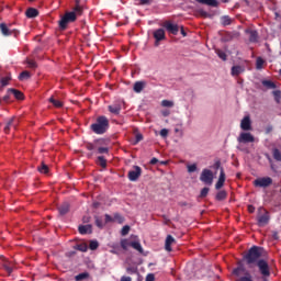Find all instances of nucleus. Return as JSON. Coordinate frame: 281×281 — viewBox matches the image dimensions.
Masks as SVG:
<instances>
[{
	"label": "nucleus",
	"instance_id": "nucleus-1",
	"mask_svg": "<svg viewBox=\"0 0 281 281\" xmlns=\"http://www.w3.org/2000/svg\"><path fill=\"white\" fill-rule=\"evenodd\" d=\"M262 258V248L258 246H252L243 257V261L249 267V269H254V266L260 261Z\"/></svg>",
	"mask_w": 281,
	"mask_h": 281
},
{
	"label": "nucleus",
	"instance_id": "nucleus-2",
	"mask_svg": "<svg viewBox=\"0 0 281 281\" xmlns=\"http://www.w3.org/2000/svg\"><path fill=\"white\" fill-rule=\"evenodd\" d=\"M111 128V123L109 117L105 115H100L95 119V122L90 125V130L94 135H104Z\"/></svg>",
	"mask_w": 281,
	"mask_h": 281
},
{
	"label": "nucleus",
	"instance_id": "nucleus-3",
	"mask_svg": "<svg viewBox=\"0 0 281 281\" xmlns=\"http://www.w3.org/2000/svg\"><path fill=\"white\" fill-rule=\"evenodd\" d=\"M71 23H76V13L67 11L64 15L60 16L58 21V27L60 32L67 30Z\"/></svg>",
	"mask_w": 281,
	"mask_h": 281
},
{
	"label": "nucleus",
	"instance_id": "nucleus-4",
	"mask_svg": "<svg viewBox=\"0 0 281 281\" xmlns=\"http://www.w3.org/2000/svg\"><path fill=\"white\" fill-rule=\"evenodd\" d=\"M258 267L259 273H261L262 278H269L271 276V268L269 267V262L265 259H259L257 263H255Z\"/></svg>",
	"mask_w": 281,
	"mask_h": 281
},
{
	"label": "nucleus",
	"instance_id": "nucleus-5",
	"mask_svg": "<svg viewBox=\"0 0 281 281\" xmlns=\"http://www.w3.org/2000/svg\"><path fill=\"white\" fill-rule=\"evenodd\" d=\"M0 32L3 36H19L21 34V31L19 29L12 27V25L0 23Z\"/></svg>",
	"mask_w": 281,
	"mask_h": 281
},
{
	"label": "nucleus",
	"instance_id": "nucleus-6",
	"mask_svg": "<svg viewBox=\"0 0 281 281\" xmlns=\"http://www.w3.org/2000/svg\"><path fill=\"white\" fill-rule=\"evenodd\" d=\"M200 181L205 186H212L214 183V173L210 169H203L200 176Z\"/></svg>",
	"mask_w": 281,
	"mask_h": 281
},
{
	"label": "nucleus",
	"instance_id": "nucleus-7",
	"mask_svg": "<svg viewBox=\"0 0 281 281\" xmlns=\"http://www.w3.org/2000/svg\"><path fill=\"white\" fill-rule=\"evenodd\" d=\"M237 142L239 144H254V142H256V137H254L249 132H241L237 137Z\"/></svg>",
	"mask_w": 281,
	"mask_h": 281
},
{
	"label": "nucleus",
	"instance_id": "nucleus-8",
	"mask_svg": "<svg viewBox=\"0 0 281 281\" xmlns=\"http://www.w3.org/2000/svg\"><path fill=\"white\" fill-rule=\"evenodd\" d=\"M273 183L271 177L258 178L254 181L255 188H269Z\"/></svg>",
	"mask_w": 281,
	"mask_h": 281
},
{
	"label": "nucleus",
	"instance_id": "nucleus-9",
	"mask_svg": "<svg viewBox=\"0 0 281 281\" xmlns=\"http://www.w3.org/2000/svg\"><path fill=\"white\" fill-rule=\"evenodd\" d=\"M142 177V167L134 166L132 170L127 173V179L130 181H137Z\"/></svg>",
	"mask_w": 281,
	"mask_h": 281
},
{
	"label": "nucleus",
	"instance_id": "nucleus-10",
	"mask_svg": "<svg viewBox=\"0 0 281 281\" xmlns=\"http://www.w3.org/2000/svg\"><path fill=\"white\" fill-rule=\"evenodd\" d=\"M269 221H271V217L269 216V212L267 211H263V214H259L257 216L258 227H266V225H269Z\"/></svg>",
	"mask_w": 281,
	"mask_h": 281
},
{
	"label": "nucleus",
	"instance_id": "nucleus-11",
	"mask_svg": "<svg viewBox=\"0 0 281 281\" xmlns=\"http://www.w3.org/2000/svg\"><path fill=\"white\" fill-rule=\"evenodd\" d=\"M162 26L165 27V30H167V32L169 34H173L175 36H177L179 34V25L175 24L170 21H166Z\"/></svg>",
	"mask_w": 281,
	"mask_h": 281
},
{
	"label": "nucleus",
	"instance_id": "nucleus-12",
	"mask_svg": "<svg viewBox=\"0 0 281 281\" xmlns=\"http://www.w3.org/2000/svg\"><path fill=\"white\" fill-rule=\"evenodd\" d=\"M68 12H74V14H76V21H77L78 16H81V14L83 12L82 5H80V0H76L72 11H68Z\"/></svg>",
	"mask_w": 281,
	"mask_h": 281
},
{
	"label": "nucleus",
	"instance_id": "nucleus-13",
	"mask_svg": "<svg viewBox=\"0 0 281 281\" xmlns=\"http://www.w3.org/2000/svg\"><path fill=\"white\" fill-rule=\"evenodd\" d=\"M241 131H251V119L249 116H245L240 122Z\"/></svg>",
	"mask_w": 281,
	"mask_h": 281
},
{
	"label": "nucleus",
	"instance_id": "nucleus-14",
	"mask_svg": "<svg viewBox=\"0 0 281 281\" xmlns=\"http://www.w3.org/2000/svg\"><path fill=\"white\" fill-rule=\"evenodd\" d=\"M78 232H79V234H81V235H85V234H93V226H92L91 224L79 225Z\"/></svg>",
	"mask_w": 281,
	"mask_h": 281
},
{
	"label": "nucleus",
	"instance_id": "nucleus-15",
	"mask_svg": "<svg viewBox=\"0 0 281 281\" xmlns=\"http://www.w3.org/2000/svg\"><path fill=\"white\" fill-rule=\"evenodd\" d=\"M223 186H225V170H223V168H221L220 178L215 184V190H221V188H223Z\"/></svg>",
	"mask_w": 281,
	"mask_h": 281
},
{
	"label": "nucleus",
	"instance_id": "nucleus-16",
	"mask_svg": "<svg viewBox=\"0 0 281 281\" xmlns=\"http://www.w3.org/2000/svg\"><path fill=\"white\" fill-rule=\"evenodd\" d=\"M108 111H110V113H113V115H120V113L122 111V104L113 103L108 106Z\"/></svg>",
	"mask_w": 281,
	"mask_h": 281
},
{
	"label": "nucleus",
	"instance_id": "nucleus-17",
	"mask_svg": "<svg viewBox=\"0 0 281 281\" xmlns=\"http://www.w3.org/2000/svg\"><path fill=\"white\" fill-rule=\"evenodd\" d=\"M173 243H176L175 237H172V235H168L166 237V241H165V249H166V251H172Z\"/></svg>",
	"mask_w": 281,
	"mask_h": 281
},
{
	"label": "nucleus",
	"instance_id": "nucleus-18",
	"mask_svg": "<svg viewBox=\"0 0 281 281\" xmlns=\"http://www.w3.org/2000/svg\"><path fill=\"white\" fill-rule=\"evenodd\" d=\"M133 89L135 93H142L146 89V81H136Z\"/></svg>",
	"mask_w": 281,
	"mask_h": 281
},
{
	"label": "nucleus",
	"instance_id": "nucleus-19",
	"mask_svg": "<svg viewBox=\"0 0 281 281\" xmlns=\"http://www.w3.org/2000/svg\"><path fill=\"white\" fill-rule=\"evenodd\" d=\"M196 3L202 5H210L211 8H218V0H195Z\"/></svg>",
	"mask_w": 281,
	"mask_h": 281
},
{
	"label": "nucleus",
	"instance_id": "nucleus-20",
	"mask_svg": "<svg viewBox=\"0 0 281 281\" xmlns=\"http://www.w3.org/2000/svg\"><path fill=\"white\" fill-rule=\"evenodd\" d=\"M240 74H245V67L244 66H233L231 69V75L236 77L239 76Z\"/></svg>",
	"mask_w": 281,
	"mask_h": 281
},
{
	"label": "nucleus",
	"instance_id": "nucleus-21",
	"mask_svg": "<svg viewBox=\"0 0 281 281\" xmlns=\"http://www.w3.org/2000/svg\"><path fill=\"white\" fill-rule=\"evenodd\" d=\"M2 267H3L4 271L8 273V276H11L12 271H14V265L8 260H5L2 263Z\"/></svg>",
	"mask_w": 281,
	"mask_h": 281
},
{
	"label": "nucleus",
	"instance_id": "nucleus-22",
	"mask_svg": "<svg viewBox=\"0 0 281 281\" xmlns=\"http://www.w3.org/2000/svg\"><path fill=\"white\" fill-rule=\"evenodd\" d=\"M8 93H12L14 95L15 100H23L25 98L23 92H21L20 90H16L14 88L9 89Z\"/></svg>",
	"mask_w": 281,
	"mask_h": 281
},
{
	"label": "nucleus",
	"instance_id": "nucleus-23",
	"mask_svg": "<svg viewBox=\"0 0 281 281\" xmlns=\"http://www.w3.org/2000/svg\"><path fill=\"white\" fill-rule=\"evenodd\" d=\"M27 19H36L38 16V10L34 8H29L25 12Z\"/></svg>",
	"mask_w": 281,
	"mask_h": 281
},
{
	"label": "nucleus",
	"instance_id": "nucleus-24",
	"mask_svg": "<svg viewBox=\"0 0 281 281\" xmlns=\"http://www.w3.org/2000/svg\"><path fill=\"white\" fill-rule=\"evenodd\" d=\"M58 212H59L60 216H65V214H68L69 213V204H68V202H64L58 207Z\"/></svg>",
	"mask_w": 281,
	"mask_h": 281
},
{
	"label": "nucleus",
	"instance_id": "nucleus-25",
	"mask_svg": "<svg viewBox=\"0 0 281 281\" xmlns=\"http://www.w3.org/2000/svg\"><path fill=\"white\" fill-rule=\"evenodd\" d=\"M130 247L138 251V254H144V248L139 241H131Z\"/></svg>",
	"mask_w": 281,
	"mask_h": 281
},
{
	"label": "nucleus",
	"instance_id": "nucleus-26",
	"mask_svg": "<svg viewBox=\"0 0 281 281\" xmlns=\"http://www.w3.org/2000/svg\"><path fill=\"white\" fill-rule=\"evenodd\" d=\"M243 272H245V266H243V262H238V267L233 270V276L238 278Z\"/></svg>",
	"mask_w": 281,
	"mask_h": 281
},
{
	"label": "nucleus",
	"instance_id": "nucleus-27",
	"mask_svg": "<svg viewBox=\"0 0 281 281\" xmlns=\"http://www.w3.org/2000/svg\"><path fill=\"white\" fill-rule=\"evenodd\" d=\"M16 119L12 117L8 121L7 125L4 126V132L5 133H9L10 132V128H12V126H14V128H16Z\"/></svg>",
	"mask_w": 281,
	"mask_h": 281
},
{
	"label": "nucleus",
	"instance_id": "nucleus-28",
	"mask_svg": "<svg viewBox=\"0 0 281 281\" xmlns=\"http://www.w3.org/2000/svg\"><path fill=\"white\" fill-rule=\"evenodd\" d=\"M38 172L41 175H49V167L45 165V162H42L40 167H37Z\"/></svg>",
	"mask_w": 281,
	"mask_h": 281
},
{
	"label": "nucleus",
	"instance_id": "nucleus-29",
	"mask_svg": "<svg viewBox=\"0 0 281 281\" xmlns=\"http://www.w3.org/2000/svg\"><path fill=\"white\" fill-rule=\"evenodd\" d=\"M215 54L218 56V58H221V60H227V53L221 48H215Z\"/></svg>",
	"mask_w": 281,
	"mask_h": 281
},
{
	"label": "nucleus",
	"instance_id": "nucleus-30",
	"mask_svg": "<svg viewBox=\"0 0 281 281\" xmlns=\"http://www.w3.org/2000/svg\"><path fill=\"white\" fill-rule=\"evenodd\" d=\"M75 249H77V251L87 252L89 249V246L86 243H81V244H77L75 246Z\"/></svg>",
	"mask_w": 281,
	"mask_h": 281
},
{
	"label": "nucleus",
	"instance_id": "nucleus-31",
	"mask_svg": "<svg viewBox=\"0 0 281 281\" xmlns=\"http://www.w3.org/2000/svg\"><path fill=\"white\" fill-rule=\"evenodd\" d=\"M272 157H273L274 161H281V149L273 148Z\"/></svg>",
	"mask_w": 281,
	"mask_h": 281
},
{
	"label": "nucleus",
	"instance_id": "nucleus-32",
	"mask_svg": "<svg viewBox=\"0 0 281 281\" xmlns=\"http://www.w3.org/2000/svg\"><path fill=\"white\" fill-rule=\"evenodd\" d=\"M100 144V140H94L93 143H87L86 148L87 150H95Z\"/></svg>",
	"mask_w": 281,
	"mask_h": 281
},
{
	"label": "nucleus",
	"instance_id": "nucleus-33",
	"mask_svg": "<svg viewBox=\"0 0 281 281\" xmlns=\"http://www.w3.org/2000/svg\"><path fill=\"white\" fill-rule=\"evenodd\" d=\"M10 80H12V76L8 75L5 77H2L0 79L1 86L2 87H8L10 85Z\"/></svg>",
	"mask_w": 281,
	"mask_h": 281
},
{
	"label": "nucleus",
	"instance_id": "nucleus-34",
	"mask_svg": "<svg viewBox=\"0 0 281 281\" xmlns=\"http://www.w3.org/2000/svg\"><path fill=\"white\" fill-rule=\"evenodd\" d=\"M272 95L274 98V102L277 104H280L281 103V91L280 90H274V91H272Z\"/></svg>",
	"mask_w": 281,
	"mask_h": 281
},
{
	"label": "nucleus",
	"instance_id": "nucleus-35",
	"mask_svg": "<svg viewBox=\"0 0 281 281\" xmlns=\"http://www.w3.org/2000/svg\"><path fill=\"white\" fill-rule=\"evenodd\" d=\"M215 199L216 201H225L227 199V192L226 191L217 192Z\"/></svg>",
	"mask_w": 281,
	"mask_h": 281
},
{
	"label": "nucleus",
	"instance_id": "nucleus-36",
	"mask_svg": "<svg viewBox=\"0 0 281 281\" xmlns=\"http://www.w3.org/2000/svg\"><path fill=\"white\" fill-rule=\"evenodd\" d=\"M30 78H32V75L27 70L22 71L19 76V80H30Z\"/></svg>",
	"mask_w": 281,
	"mask_h": 281
},
{
	"label": "nucleus",
	"instance_id": "nucleus-37",
	"mask_svg": "<svg viewBox=\"0 0 281 281\" xmlns=\"http://www.w3.org/2000/svg\"><path fill=\"white\" fill-rule=\"evenodd\" d=\"M261 85L263 87H267V89H276V87H277L276 83L273 81H271V80H263L261 82Z\"/></svg>",
	"mask_w": 281,
	"mask_h": 281
},
{
	"label": "nucleus",
	"instance_id": "nucleus-38",
	"mask_svg": "<svg viewBox=\"0 0 281 281\" xmlns=\"http://www.w3.org/2000/svg\"><path fill=\"white\" fill-rule=\"evenodd\" d=\"M50 104L55 105L56 109L63 108V102L54 99V97H50L49 100Z\"/></svg>",
	"mask_w": 281,
	"mask_h": 281
},
{
	"label": "nucleus",
	"instance_id": "nucleus-39",
	"mask_svg": "<svg viewBox=\"0 0 281 281\" xmlns=\"http://www.w3.org/2000/svg\"><path fill=\"white\" fill-rule=\"evenodd\" d=\"M97 164H99L101 168H106V159L104 158V156H99L97 158Z\"/></svg>",
	"mask_w": 281,
	"mask_h": 281
},
{
	"label": "nucleus",
	"instance_id": "nucleus-40",
	"mask_svg": "<svg viewBox=\"0 0 281 281\" xmlns=\"http://www.w3.org/2000/svg\"><path fill=\"white\" fill-rule=\"evenodd\" d=\"M89 278V272H82L75 277L76 281L87 280Z\"/></svg>",
	"mask_w": 281,
	"mask_h": 281
},
{
	"label": "nucleus",
	"instance_id": "nucleus-41",
	"mask_svg": "<svg viewBox=\"0 0 281 281\" xmlns=\"http://www.w3.org/2000/svg\"><path fill=\"white\" fill-rule=\"evenodd\" d=\"M245 34L248 36H258V31H256L254 27H248L245 30Z\"/></svg>",
	"mask_w": 281,
	"mask_h": 281
},
{
	"label": "nucleus",
	"instance_id": "nucleus-42",
	"mask_svg": "<svg viewBox=\"0 0 281 281\" xmlns=\"http://www.w3.org/2000/svg\"><path fill=\"white\" fill-rule=\"evenodd\" d=\"M265 66V59L262 57H257L256 60V69L260 70Z\"/></svg>",
	"mask_w": 281,
	"mask_h": 281
},
{
	"label": "nucleus",
	"instance_id": "nucleus-43",
	"mask_svg": "<svg viewBox=\"0 0 281 281\" xmlns=\"http://www.w3.org/2000/svg\"><path fill=\"white\" fill-rule=\"evenodd\" d=\"M222 25H232V18L229 15H224L221 19Z\"/></svg>",
	"mask_w": 281,
	"mask_h": 281
},
{
	"label": "nucleus",
	"instance_id": "nucleus-44",
	"mask_svg": "<svg viewBox=\"0 0 281 281\" xmlns=\"http://www.w3.org/2000/svg\"><path fill=\"white\" fill-rule=\"evenodd\" d=\"M98 247H100V244L98 243V240H90L89 249H91V251H95Z\"/></svg>",
	"mask_w": 281,
	"mask_h": 281
},
{
	"label": "nucleus",
	"instance_id": "nucleus-45",
	"mask_svg": "<svg viewBox=\"0 0 281 281\" xmlns=\"http://www.w3.org/2000/svg\"><path fill=\"white\" fill-rule=\"evenodd\" d=\"M162 41H166V36H155V42H154L155 47H159Z\"/></svg>",
	"mask_w": 281,
	"mask_h": 281
},
{
	"label": "nucleus",
	"instance_id": "nucleus-46",
	"mask_svg": "<svg viewBox=\"0 0 281 281\" xmlns=\"http://www.w3.org/2000/svg\"><path fill=\"white\" fill-rule=\"evenodd\" d=\"M94 223L99 229H102L104 227V223L102 222V218H100L98 215L94 216Z\"/></svg>",
	"mask_w": 281,
	"mask_h": 281
},
{
	"label": "nucleus",
	"instance_id": "nucleus-47",
	"mask_svg": "<svg viewBox=\"0 0 281 281\" xmlns=\"http://www.w3.org/2000/svg\"><path fill=\"white\" fill-rule=\"evenodd\" d=\"M121 247H122V249H124V251H126L128 249V247H131V241H128V239H122Z\"/></svg>",
	"mask_w": 281,
	"mask_h": 281
},
{
	"label": "nucleus",
	"instance_id": "nucleus-48",
	"mask_svg": "<svg viewBox=\"0 0 281 281\" xmlns=\"http://www.w3.org/2000/svg\"><path fill=\"white\" fill-rule=\"evenodd\" d=\"M161 106H165L167 109H171V106H175V102H172L170 100H162L161 101Z\"/></svg>",
	"mask_w": 281,
	"mask_h": 281
},
{
	"label": "nucleus",
	"instance_id": "nucleus-49",
	"mask_svg": "<svg viewBox=\"0 0 281 281\" xmlns=\"http://www.w3.org/2000/svg\"><path fill=\"white\" fill-rule=\"evenodd\" d=\"M26 64H27V67H30V69H36V67H38V65L34 59H27Z\"/></svg>",
	"mask_w": 281,
	"mask_h": 281
},
{
	"label": "nucleus",
	"instance_id": "nucleus-50",
	"mask_svg": "<svg viewBox=\"0 0 281 281\" xmlns=\"http://www.w3.org/2000/svg\"><path fill=\"white\" fill-rule=\"evenodd\" d=\"M210 193V188L204 187L201 192H200V196L201 199H205V196H207V194Z\"/></svg>",
	"mask_w": 281,
	"mask_h": 281
},
{
	"label": "nucleus",
	"instance_id": "nucleus-51",
	"mask_svg": "<svg viewBox=\"0 0 281 281\" xmlns=\"http://www.w3.org/2000/svg\"><path fill=\"white\" fill-rule=\"evenodd\" d=\"M178 205H179L180 207H188L189 210H190L191 207H193V204H192V203L186 202V201L179 202Z\"/></svg>",
	"mask_w": 281,
	"mask_h": 281
},
{
	"label": "nucleus",
	"instance_id": "nucleus-52",
	"mask_svg": "<svg viewBox=\"0 0 281 281\" xmlns=\"http://www.w3.org/2000/svg\"><path fill=\"white\" fill-rule=\"evenodd\" d=\"M97 150H98L99 155H109L108 147H97Z\"/></svg>",
	"mask_w": 281,
	"mask_h": 281
},
{
	"label": "nucleus",
	"instance_id": "nucleus-53",
	"mask_svg": "<svg viewBox=\"0 0 281 281\" xmlns=\"http://www.w3.org/2000/svg\"><path fill=\"white\" fill-rule=\"evenodd\" d=\"M131 232V226L125 225L123 226L122 231H121V235L122 236H127V234Z\"/></svg>",
	"mask_w": 281,
	"mask_h": 281
},
{
	"label": "nucleus",
	"instance_id": "nucleus-54",
	"mask_svg": "<svg viewBox=\"0 0 281 281\" xmlns=\"http://www.w3.org/2000/svg\"><path fill=\"white\" fill-rule=\"evenodd\" d=\"M144 139V135H142V133H137L135 135V140H134V145L139 144V142H142Z\"/></svg>",
	"mask_w": 281,
	"mask_h": 281
},
{
	"label": "nucleus",
	"instance_id": "nucleus-55",
	"mask_svg": "<svg viewBox=\"0 0 281 281\" xmlns=\"http://www.w3.org/2000/svg\"><path fill=\"white\" fill-rule=\"evenodd\" d=\"M154 36H166V31H164V29H158L154 32Z\"/></svg>",
	"mask_w": 281,
	"mask_h": 281
},
{
	"label": "nucleus",
	"instance_id": "nucleus-56",
	"mask_svg": "<svg viewBox=\"0 0 281 281\" xmlns=\"http://www.w3.org/2000/svg\"><path fill=\"white\" fill-rule=\"evenodd\" d=\"M187 168L188 172H196V164L189 165Z\"/></svg>",
	"mask_w": 281,
	"mask_h": 281
},
{
	"label": "nucleus",
	"instance_id": "nucleus-57",
	"mask_svg": "<svg viewBox=\"0 0 281 281\" xmlns=\"http://www.w3.org/2000/svg\"><path fill=\"white\" fill-rule=\"evenodd\" d=\"M153 0H139V5H150Z\"/></svg>",
	"mask_w": 281,
	"mask_h": 281
},
{
	"label": "nucleus",
	"instance_id": "nucleus-58",
	"mask_svg": "<svg viewBox=\"0 0 281 281\" xmlns=\"http://www.w3.org/2000/svg\"><path fill=\"white\" fill-rule=\"evenodd\" d=\"M114 218H115V221H119V223L124 222V217H122V215H120V213L114 214Z\"/></svg>",
	"mask_w": 281,
	"mask_h": 281
},
{
	"label": "nucleus",
	"instance_id": "nucleus-59",
	"mask_svg": "<svg viewBox=\"0 0 281 281\" xmlns=\"http://www.w3.org/2000/svg\"><path fill=\"white\" fill-rule=\"evenodd\" d=\"M160 136L164 137V138L168 137V130L167 128H162L160 131Z\"/></svg>",
	"mask_w": 281,
	"mask_h": 281
},
{
	"label": "nucleus",
	"instance_id": "nucleus-60",
	"mask_svg": "<svg viewBox=\"0 0 281 281\" xmlns=\"http://www.w3.org/2000/svg\"><path fill=\"white\" fill-rule=\"evenodd\" d=\"M239 281H254V280L251 279V276L248 274L247 277H241Z\"/></svg>",
	"mask_w": 281,
	"mask_h": 281
},
{
	"label": "nucleus",
	"instance_id": "nucleus-61",
	"mask_svg": "<svg viewBox=\"0 0 281 281\" xmlns=\"http://www.w3.org/2000/svg\"><path fill=\"white\" fill-rule=\"evenodd\" d=\"M146 281H155V274L153 273L147 274Z\"/></svg>",
	"mask_w": 281,
	"mask_h": 281
},
{
	"label": "nucleus",
	"instance_id": "nucleus-62",
	"mask_svg": "<svg viewBox=\"0 0 281 281\" xmlns=\"http://www.w3.org/2000/svg\"><path fill=\"white\" fill-rule=\"evenodd\" d=\"M105 223H113V217L109 214H105Z\"/></svg>",
	"mask_w": 281,
	"mask_h": 281
},
{
	"label": "nucleus",
	"instance_id": "nucleus-63",
	"mask_svg": "<svg viewBox=\"0 0 281 281\" xmlns=\"http://www.w3.org/2000/svg\"><path fill=\"white\" fill-rule=\"evenodd\" d=\"M272 131H273V126L268 125V126L266 127V135H269V133H271Z\"/></svg>",
	"mask_w": 281,
	"mask_h": 281
},
{
	"label": "nucleus",
	"instance_id": "nucleus-64",
	"mask_svg": "<svg viewBox=\"0 0 281 281\" xmlns=\"http://www.w3.org/2000/svg\"><path fill=\"white\" fill-rule=\"evenodd\" d=\"M121 281H133V279L131 277H122Z\"/></svg>",
	"mask_w": 281,
	"mask_h": 281
}]
</instances>
